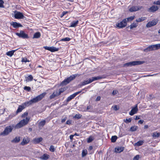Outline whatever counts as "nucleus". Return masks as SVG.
Instances as JSON below:
<instances>
[{"label": "nucleus", "instance_id": "obj_28", "mask_svg": "<svg viewBox=\"0 0 160 160\" xmlns=\"http://www.w3.org/2000/svg\"><path fill=\"white\" fill-rule=\"evenodd\" d=\"M160 136V133L155 132L152 134V136L153 137L158 138Z\"/></svg>", "mask_w": 160, "mask_h": 160}, {"label": "nucleus", "instance_id": "obj_19", "mask_svg": "<svg viewBox=\"0 0 160 160\" xmlns=\"http://www.w3.org/2000/svg\"><path fill=\"white\" fill-rule=\"evenodd\" d=\"M84 112L88 111L90 112H92L93 111L92 107L91 105H89L87 106V109H85L84 110Z\"/></svg>", "mask_w": 160, "mask_h": 160}, {"label": "nucleus", "instance_id": "obj_29", "mask_svg": "<svg viewBox=\"0 0 160 160\" xmlns=\"http://www.w3.org/2000/svg\"><path fill=\"white\" fill-rule=\"evenodd\" d=\"M143 142L142 141H139L134 144V146H139L143 144Z\"/></svg>", "mask_w": 160, "mask_h": 160}, {"label": "nucleus", "instance_id": "obj_9", "mask_svg": "<svg viewBox=\"0 0 160 160\" xmlns=\"http://www.w3.org/2000/svg\"><path fill=\"white\" fill-rule=\"evenodd\" d=\"M158 7L157 6L153 5L148 9V11L150 12H154L158 10Z\"/></svg>", "mask_w": 160, "mask_h": 160}, {"label": "nucleus", "instance_id": "obj_37", "mask_svg": "<svg viewBox=\"0 0 160 160\" xmlns=\"http://www.w3.org/2000/svg\"><path fill=\"white\" fill-rule=\"evenodd\" d=\"M134 17H135L134 16H133L130 17L129 18H126V20H127V22L132 20L133 19H134Z\"/></svg>", "mask_w": 160, "mask_h": 160}, {"label": "nucleus", "instance_id": "obj_53", "mask_svg": "<svg viewBox=\"0 0 160 160\" xmlns=\"http://www.w3.org/2000/svg\"><path fill=\"white\" fill-rule=\"evenodd\" d=\"M118 92V91L117 90H113V92H112V94L113 95L116 94L117 92Z\"/></svg>", "mask_w": 160, "mask_h": 160}, {"label": "nucleus", "instance_id": "obj_40", "mask_svg": "<svg viewBox=\"0 0 160 160\" xmlns=\"http://www.w3.org/2000/svg\"><path fill=\"white\" fill-rule=\"evenodd\" d=\"M155 50L159 49L160 48V44H156L154 45Z\"/></svg>", "mask_w": 160, "mask_h": 160}, {"label": "nucleus", "instance_id": "obj_61", "mask_svg": "<svg viewBox=\"0 0 160 160\" xmlns=\"http://www.w3.org/2000/svg\"><path fill=\"white\" fill-rule=\"evenodd\" d=\"M100 97H98L96 99V101H98L100 100Z\"/></svg>", "mask_w": 160, "mask_h": 160}, {"label": "nucleus", "instance_id": "obj_54", "mask_svg": "<svg viewBox=\"0 0 160 160\" xmlns=\"http://www.w3.org/2000/svg\"><path fill=\"white\" fill-rule=\"evenodd\" d=\"M59 90L60 91L59 92H58V93L60 95L62 92H63V91H64V89L62 88H61Z\"/></svg>", "mask_w": 160, "mask_h": 160}, {"label": "nucleus", "instance_id": "obj_1", "mask_svg": "<svg viewBox=\"0 0 160 160\" xmlns=\"http://www.w3.org/2000/svg\"><path fill=\"white\" fill-rule=\"evenodd\" d=\"M30 119L29 117H26L25 118L21 120L15 126V128H19L26 125L28 123L30 120ZM14 127V125H12L6 127L3 131L1 133L0 135L3 136L8 135L12 131Z\"/></svg>", "mask_w": 160, "mask_h": 160}, {"label": "nucleus", "instance_id": "obj_2", "mask_svg": "<svg viewBox=\"0 0 160 160\" xmlns=\"http://www.w3.org/2000/svg\"><path fill=\"white\" fill-rule=\"evenodd\" d=\"M45 95V93H42L32 98L29 101L26 102L21 105H19L16 112V114L21 112L26 107L31 105L34 103H37L40 101L44 97Z\"/></svg>", "mask_w": 160, "mask_h": 160}, {"label": "nucleus", "instance_id": "obj_50", "mask_svg": "<svg viewBox=\"0 0 160 160\" xmlns=\"http://www.w3.org/2000/svg\"><path fill=\"white\" fill-rule=\"evenodd\" d=\"M154 4L156 5H160V0L154 2Z\"/></svg>", "mask_w": 160, "mask_h": 160}, {"label": "nucleus", "instance_id": "obj_64", "mask_svg": "<svg viewBox=\"0 0 160 160\" xmlns=\"http://www.w3.org/2000/svg\"><path fill=\"white\" fill-rule=\"evenodd\" d=\"M67 13H68L67 12L64 11V12H63L62 14H63V15H65Z\"/></svg>", "mask_w": 160, "mask_h": 160}, {"label": "nucleus", "instance_id": "obj_16", "mask_svg": "<svg viewBox=\"0 0 160 160\" xmlns=\"http://www.w3.org/2000/svg\"><path fill=\"white\" fill-rule=\"evenodd\" d=\"M92 82L91 79L89 78L86 80H85L84 81L82 82L80 86H83L87 84L90 83Z\"/></svg>", "mask_w": 160, "mask_h": 160}, {"label": "nucleus", "instance_id": "obj_22", "mask_svg": "<svg viewBox=\"0 0 160 160\" xmlns=\"http://www.w3.org/2000/svg\"><path fill=\"white\" fill-rule=\"evenodd\" d=\"M49 155L47 154H44L41 157V158L43 160H47L49 158Z\"/></svg>", "mask_w": 160, "mask_h": 160}, {"label": "nucleus", "instance_id": "obj_45", "mask_svg": "<svg viewBox=\"0 0 160 160\" xmlns=\"http://www.w3.org/2000/svg\"><path fill=\"white\" fill-rule=\"evenodd\" d=\"M33 77L32 75H29L28 77V80L30 81H32L33 79Z\"/></svg>", "mask_w": 160, "mask_h": 160}, {"label": "nucleus", "instance_id": "obj_13", "mask_svg": "<svg viewBox=\"0 0 160 160\" xmlns=\"http://www.w3.org/2000/svg\"><path fill=\"white\" fill-rule=\"evenodd\" d=\"M157 23V22H156L154 20H152V21L149 22L146 25L147 28H150L152 26L156 25Z\"/></svg>", "mask_w": 160, "mask_h": 160}, {"label": "nucleus", "instance_id": "obj_8", "mask_svg": "<svg viewBox=\"0 0 160 160\" xmlns=\"http://www.w3.org/2000/svg\"><path fill=\"white\" fill-rule=\"evenodd\" d=\"M143 7L141 6H133L130 8L129 9V11L131 12H135L137 11L141 10L143 8Z\"/></svg>", "mask_w": 160, "mask_h": 160}, {"label": "nucleus", "instance_id": "obj_41", "mask_svg": "<svg viewBox=\"0 0 160 160\" xmlns=\"http://www.w3.org/2000/svg\"><path fill=\"white\" fill-rule=\"evenodd\" d=\"M124 120V122H126V123H128L130 122H131V121H132V119H131V118H130L128 119L127 118L126 120Z\"/></svg>", "mask_w": 160, "mask_h": 160}, {"label": "nucleus", "instance_id": "obj_43", "mask_svg": "<svg viewBox=\"0 0 160 160\" xmlns=\"http://www.w3.org/2000/svg\"><path fill=\"white\" fill-rule=\"evenodd\" d=\"M113 108V109L116 111L119 109V107L117 105H115L114 106L112 107Z\"/></svg>", "mask_w": 160, "mask_h": 160}, {"label": "nucleus", "instance_id": "obj_42", "mask_svg": "<svg viewBox=\"0 0 160 160\" xmlns=\"http://www.w3.org/2000/svg\"><path fill=\"white\" fill-rule=\"evenodd\" d=\"M82 116V115L80 114H76L75 116V118H77V119H79Z\"/></svg>", "mask_w": 160, "mask_h": 160}, {"label": "nucleus", "instance_id": "obj_49", "mask_svg": "<svg viewBox=\"0 0 160 160\" xmlns=\"http://www.w3.org/2000/svg\"><path fill=\"white\" fill-rule=\"evenodd\" d=\"M29 61L27 60V59L26 58H22V62H29Z\"/></svg>", "mask_w": 160, "mask_h": 160}, {"label": "nucleus", "instance_id": "obj_55", "mask_svg": "<svg viewBox=\"0 0 160 160\" xmlns=\"http://www.w3.org/2000/svg\"><path fill=\"white\" fill-rule=\"evenodd\" d=\"M82 91H78V92H77L75 93H74L73 94V95H74V96H75V97L77 95H78V94H79V93H81V92Z\"/></svg>", "mask_w": 160, "mask_h": 160}, {"label": "nucleus", "instance_id": "obj_18", "mask_svg": "<svg viewBox=\"0 0 160 160\" xmlns=\"http://www.w3.org/2000/svg\"><path fill=\"white\" fill-rule=\"evenodd\" d=\"M20 137H16L13 140H11V142L12 143H17L19 142L20 140Z\"/></svg>", "mask_w": 160, "mask_h": 160}, {"label": "nucleus", "instance_id": "obj_33", "mask_svg": "<svg viewBox=\"0 0 160 160\" xmlns=\"http://www.w3.org/2000/svg\"><path fill=\"white\" fill-rule=\"evenodd\" d=\"M117 139V137L116 136H113L112 137L111 140L112 142H116Z\"/></svg>", "mask_w": 160, "mask_h": 160}, {"label": "nucleus", "instance_id": "obj_51", "mask_svg": "<svg viewBox=\"0 0 160 160\" xmlns=\"http://www.w3.org/2000/svg\"><path fill=\"white\" fill-rule=\"evenodd\" d=\"M5 110V109H0V115L1 114H3Z\"/></svg>", "mask_w": 160, "mask_h": 160}, {"label": "nucleus", "instance_id": "obj_17", "mask_svg": "<svg viewBox=\"0 0 160 160\" xmlns=\"http://www.w3.org/2000/svg\"><path fill=\"white\" fill-rule=\"evenodd\" d=\"M11 25L14 28H17L19 27H22V25L16 22H12L11 23Z\"/></svg>", "mask_w": 160, "mask_h": 160}, {"label": "nucleus", "instance_id": "obj_63", "mask_svg": "<svg viewBox=\"0 0 160 160\" xmlns=\"http://www.w3.org/2000/svg\"><path fill=\"white\" fill-rule=\"evenodd\" d=\"M148 125H145L144 126V129H147L148 128Z\"/></svg>", "mask_w": 160, "mask_h": 160}, {"label": "nucleus", "instance_id": "obj_52", "mask_svg": "<svg viewBox=\"0 0 160 160\" xmlns=\"http://www.w3.org/2000/svg\"><path fill=\"white\" fill-rule=\"evenodd\" d=\"M44 48L45 49H46V50H48L50 51L51 50H50V47L45 46V47H44Z\"/></svg>", "mask_w": 160, "mask_h": 160}, {"label": "nucleus", "instance_id": "obj_31", "mask_svg": "<svg viewBox=\"0 0 160 160\" xmlns=\"http://www.w3.org/2000/svg\"><path fill=\"white\" fill-rule=\"evenodd\" d=\"M138 128V127L137 126H134L130 128V131L134 132Z\"/></svg>", "mask_w": 160, "mask_h": 160}, {"label": "nucleus", "instance_id": "obj_48", "mask_svg": "<svg viewBox=\"0 0 160 160\" xmlns=\"http://www.w3.org/2000/svg\"><path fill=\"white\" fill-rule=\"evenodd\" d=\"M28 112H25L22 115V117L25 118V116H26L28 115Z\"/></svg>", "mask_w": 160, "mask_h": 160}, {"label": "nucleus", "instance_id": "obj_44", "mask_svg": "<svg viewBox=\"0 0 160 160\" xmlns=\"http://www.w3.org/2000/svg\"><path fill=\"white\" fill-rule=\"evenodd\" d=\"M4 2L2 0H0V8H4V6L3 5Z\"/></svg>", "mask_w": 160, "mask_h": 160}, {"label": "nucleus", "instance_id": "obj_46", "mask_svg": "<svg viewBox=\"0 0 160 160\" xmlns=\"http://www.w3.org/2000/svg\"><path fill=\"white\" fill-rule=\"evenodd\" d=\"M24 89L25 90L28 91H29L31 90V88L29 87L25 86L24 87Z\"/></svg>", "mask_w": 160, "mask_h": 160}, {"label": "nucleus", "instance_id": "obj_15", "mask_svg": "<svg viewBox=\"0 0 160 160\" xmlns=\"http://www.w3.org/2000/svg\"><path fill=\"white\" fill-rule=\"evenodd\" d=\"M124 148L121 147H118L115 149V152L116 153H120L123 151Z\"/></svg>", "mask_w": 160, "mask_h": 160}, {"label": "nucleus", "instance_id": "obj_4", "mask_svg": "<svg viewBox=\"0 0 160 160\" xmlns=\"http://www.w3.org/2000/svg\"><path fill=\"white\" fill-rule=\"evenodd\" d=\"M144 62V61H133L124 64V66H132L142 64Z\"/></svg>", "mask_w": 160, "mask_h": 160}, {"label": "nucleus", "instance_id": "obj_20", "mask_svg": "<svg viewBox=\"0 0 160 160\" xmlns=\"http://www.w3.org/2000/svg\"><path fill=\"white\" fill-rule=\"evenodd\" d=\"M59 95V94L58 93V91L54 92L50 96V99H52Z\"/></svg>", "mask_w": 160, "mask_h": 160}, {"label": "nucleus", "instance_id": "obj_14", "mask_svg": "<svg viewBox=\"0 0 160 160\" xmlns=\"http://www.w3.org/2000/svg\"><path fill=\"white\" fill-rule=\"evenodd\" d=\"M42 139V138L41 137L35 138L33 139L32 142L34 144H37L41 142Z\"/></svg>", "mask_w": 160, "mask_h": 160}, {"label": "nucleus", "instance_id": "obj_30", "mask_svg": "<svg viewBox=\"0 0 160 160\" xmlns=\"http://www.w3.org/2000/svg\"><path fill=\"white\" fill-rule=\"evenodd\" d=\"M46 123V121L45 120H42L38 124L39 126L43 127Z\"/></svg>", "mask_w": 160, "mask_h": 160}, {"label": "nucleus", "instance_id": "obj_5", "mask_svg": "<svg viewBox=\"0 0 160 160\" xmlns=\"http://www.w3.org/2000/svg\"><path fill=\"white\" fill-rule=\"evenodd\" d=\"M127 25V20L126 19H124L122 21L117 23L116 26L119 28H122L125 27Z\"/></svg>", "mask_w": 160, "mask_h": 160}, {"label": "nucleus", "instance_id": "obj_34", "mask_svg": "<svg viewBox=\"0 0 160 160\" xmlns=\"http://www.w3.org/2000/svg\"><path fill=\"white\" fill-rule=\"evenodd\" d=\"M75 96L73 95V94L70 95L69 97L67 100V102H69L72 99L74 98L75 97Z\"/></svg>", "mask_w": 160, "mask_h": 160}, {"label": "nucleus", "instance_id": "obj_38", "mask_svg": "<svg viewBox=\"0 0 160 160\" xmlns=\"http://www.w3.org/2000/svg\"><path fill=\"white\" fill-rule=\"evenodd\" d=\"M49 150L51 152H53L55 151V149L54 146H53L52 145H51L49 148Z\"/></svg>", "mask_w": 160, "mask_h": 160}, {"label": "nucleus", "instance_id": "obj_47", "mask_svg": "<svg viewBox=\"0 0 160 160\" xmlns=\"http://www.w3.org/2000/svg\"><path fill=\"white\" fill-rule=\"evenodd\" d=\"M139 155H137L134 157L133 159V160H138L139 158Z\"/></svg>", "mask_w": 160, "mask_h": 160}, {"label": "nucleus", "instance_id": "obj_24", "mask_svg": "<svg viewBox=\"0 0 160 160\" xmlns=\"http://www.w3.org/2000/svg\"><path fill=\"white\" fill-rule=\"evenodd\" d=\"M103 78L101 76H98L96 77H92L91 79V80L92 81V82L95 80H96L98 79H101Z\"/></svg>", "mask_w": 160, "mask_h": 160}, {"label": "nucleus", "instance_id": "obj_7", "mask_svg": "<svg viewBox=\"0 0 160 160\" xmlns=\"http://www.w3.org/2000/svg\"><path fill=\"white\" fill-rule=\"evenodd\" d=\"M14 16L15 18L22 19L24 17L22 13L20 12L16 11L14 12Z\"/></svg>", "mask_w": 160, "mask_h": 160}, {"label": "nucleus", "instance_id": "obj_62", "mask_svg": "<svg viewBox=\"0 0 160 160\" xmlns=\"http://www.w3.org/2000/svg\"><path fill=\"white\" fill-rule=\"evenodd\" d=\"M74 136V135H71L70 136V138L71 140H72L73 139V136Z\"/></svg>", "mask_w": 160, "mask_h": 160}, {"label": "nucleus", "instance_id": "obj_12", "mask_svg": "<svg viewBox=\"0 0 160 160\" xmlns=\"http://www.w3.org/2000/svg\"><path fill=\"white\" fill-rule=\"evenodd\" d=\"M155 50V49L154 45H152L149 46L146 49L144 50V51L145 52H147L150 51Z\"/></svg>", "mask_w": 160, "mask_h": 160}, {"label": "nucleus", "instance_id": "obj_21", "mask_svg": "<svg viewBox=\"0 0 160 160\" xmlns=\"http://www.w3.org/2000/svg\"><path fill=\"white\" fill-rule=\"evenodd\" d=\"M78 20L73 21L71 23L70 27H75L78 23Z\"/></svg>", "mask_w": 160, "mask_h": 160}, {"label": "nucleus", "instance_id": "obj_58", "mask_svg": "<svg viewBox=\"0 0 160 160\" xmlns=\"http://www.w3.org/2000/svg\"><path fill=\"white\" fill-rule=\"evenodd\" d=\"M66 119H67L66 117H65L64 118L62 119V121H61L62 122V123L64 122L66 120Z\"/></svg>", "mask_w": 160, "mask_h": 160}, {"label": "nucleus", "instance_id": "obj_11", "mask_svg": "<svg viewBox=\"0 0 160 160\" xmlns=\"http://www.w3.org/2000/svg\"><path fill=\"white\" fill-rule=\"evenodd\" d=\"M30 141V139L28 137L24 138L20 144L22 145H24L28 143Z\"/></svg>", "mask_w": 160, "mask_h": 160}, {"label": "nucleus", "instance_id": "obj_35", "mask_svg": "<svg viewBox=\"0 0 160 160\" xmlns=\"http://www.w3.org/2000/svg\"><path fill=\"white\" fill-rule=\"evenodd\" d=\"M87 154V151L86 150H83L82 152V157H83Z\"/></svg>", "mask_w": 160, "mask_h": 160}, {"label": "nucleus", "instance_id": "obj_56", "mask_svg": "<svg viewBox=\"0 0 160 160\" xmlns=\"http://www.w3.org/2000/svg\"><path fill=\"white\" fill-rule=\"evenodd\" d=\"M15 115H14V114H11L10 115L9 117H8V118L10 119H11V118H12V117H14V116H15Z\"/></svg>", "mask_w": 160, "mask_h": 160}, {"label": "nucleus", "instance_id": "obj_23", "mask_svg": "<svg viewBox=\"0 0 160 160\" xmlns=\"http://www.w3.org/2000/svg\"><path fill=\"white\" fill-rule=\"evenodd\" d=\"M41 36V34L39 32H36L34 33L33 38H38L40 37Z\"/></svg>", "mask_w": 160, "mask_h": 160}, {"label": "nucleus", "instance_id": "obj_59", "mask_svg": "<svg viewBox=\"0 0 160 160\" xmlns=\"http://www.w3.org/2000/svg\"><path fill=\"white\" fill-rule=\"evenodd\" d=\"M71 123V121L69 120H68L66 122V124H70Z\"/></svg>", "mask_w": 160, "mask_h": 160}, {"label": "nucleus", "instance_id": "obj_6", "mask_svg": "<svg viewBox=\"0 0 160 160\" xmlns=\"http://www.w3.org/2000/svg\"><path fill=\"white\" fill-rule=\"evenodd\" d=\"M16 34L19 38H28V34L25 33L23 31H21L19 33H16Z\"/></svg>", "mask_w": 160, "mask_h": 160}, {"label": "nucleus", "instance_id": "obj_60", "mask_svg": "<svg viewBox=\"0 0 160 160\" xmlns=\"http://www.w3.org/2000/svg\"><path fill=\"white\" fill-rule=\"evenodd\" d=\"M140 118V116H136L135 117V119L136 120L139 119Z\"/></svg>", "mask_w": 160, "mask_h": 160}, {"label": "nucleus", "instance_id": "obj_39", "mask_svg": "<svg viewBox=\"0 0 160 160\" xmlns=\"http://www.w3.org/2000/svg\"><path fill=\"white\" fill-rule=\"evenodd\" d=\"M71 40V38H69L66 37L65 38H63L61 40L62 41H69Z\"/></svg>", "mask_w": 160, "mask_h": 160}, {"label": "nucleus", "instance_id": "obj_3", "mask_svg": "<svg viewBox=\"0 0 160 160\" xmlns=\"http://www.w3.org/2000/svg\"><path fill=\"white\" fill-rule=\"evenodd\" d=\"M77 76V74L72 75L70 76L68 78L66 79H65L61 83V85L63 86L67 84L71 81L74 80Z\"/></svg>", "mask_w": 160, "mask_h": 160}, {"label": "nucleus", "instance_id": "obj_26", "mask_svg": "<svg viewBox=\"0 0 160 160\" xmlns=\"http://www.w3.org/2000/svg\"><path fill=\"white\" fill-rule=\"evenodd\" d=\"M138 23L137 22H133L129 27L131 29H132L133 28H136L138 25Z\"/></svg>", "mask_w": 160, "mask_h": 160}, {"label": "nucleus", "instance_id": "obj_32", "mask_svg": "<svg viewBox=\"0 0 160 160\" xmlns=\"http://www.w3.org/2000/svg\"><path fill=\"white\" fill-rule=\"evenodd\" d=\"M50 51L52 52H54L58 51V49L54 47H50Z\"/></svg>", "mask_w": 160, "mask_h": 160}, {"label": "nucleus", "instance_id": "obj_57", "mask_svg": "<svg viewBox=\"0 0 160 160\" xmlns=\"http://www.w3.org/2000/svg\"><path fill=\"white\" fill-rule=\"evenodd\" d=\"M144 122V120H139L138 122V123H140L141 124H142Z\"/></svg>", "mask_w": 160, "mask_h": 160}, {"label": "nucleus", "instance_id": "obj_25", "mask_svg": "<svg viewBox=\"0 0 160 160\" xmlns=\"http://www.w3.org/2000/svg\"><path fill=\"white\" fill-rule=\"evenodd\" d=\"M146 18L145 17H142L136 19V22L138 23V22H140L146 20Z\"/></svg>", "mask_w": 160, "mask_h": 160}, {"label": "nucleus", "instance_id": "obj_36", "mask_svg": "<svg viewBox=\"0 0 160 160\" xmlns=\"http://www.w3.org/2000/svg\"><path fill=\"white\" fill-rule=\"evenodd\" d=\"M94 139L93 137L92 136L89 137L87 139V142L88 143H90Z\"/></svg>", "mask_w": 160, "mask_h": 160}, {"label": "nucleus", "instance_id": "obj_27", "mask_svg": "<svg viewBox=\"0 0 160 160\" xmlns=\"http://www.w3.org/2000/svg\"><path fill=\"white\" fill-rule=\"evenodd\" d=\"M16 50H12L11 51L7 52L6 53V55L8 56H9L10 57H11L13 54L14 53Z\"/></svg>", "mask_w": 160, "mask_h": 160}, {"label": "nucleus", "instance_id": "obj_10", "mask_svg": "<svg viewBox=\"0 0 160 160\" xmlns=\"http://www.w3.org/2000/svg\"><path fill=\"white\" fill-rule=\"evenodd\" d=\"M138 111V108L137 105H136V106L132 108L129 112V114L130 115H133L134 114L136 113Z\"/></svg>", "mask_w": 160, "mask_h": 160}]
</instances>
